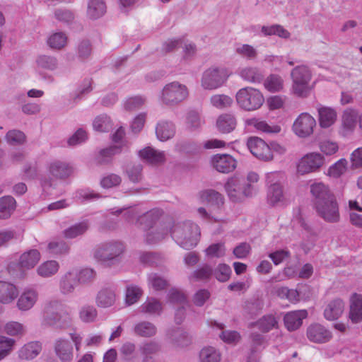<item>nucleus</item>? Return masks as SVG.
<instances>
[{
	"mask_svg": "<svg viewBox=\"0 0 362 362\" xmlns=\"http://www.w3.org/2000/svg\"><path fill=\"white\" fill-rule=\"evenodd\" d=\"M235 99L239 107L247 112L259 109L264 102L262 93L252 87L240 88L235 95Z\"/></svg>",
	"mask_w": 362,
	"mask_h": 362,
	"instance_id": "39448f33",
	"label": "nucleus"
},
{
	"mask_svg": "<svg viewBox=\"0 0 362 362\" xmlns=\"http://www.w3.org/2000/svg\"><path fill=\"white\" fill-rule=\"evenodd\" d=\"M16 208V200L11 196L0 199V218H8Z\"/></svg>",
	"mask_w": 362,
	"mask_h": 362,
	"instance_id": "c03bdc74",
	"label": "nucleus"
},
{
	"mask_svg": "<svg viewBox=\"0 0 362 362\" xmlns=\"http://www.w3.org/2000/svg\"><path fill=\"white\" fill-rule=\"evenodd\" d=\"M206 255L209 257H221L225 255L226 248L224 243H214L205 250Z\"/></svg>",
	"mask_w": 362,
	"mask_h": 362,
	"instance_id": "69168bd1",
	"label": "nucleus"
},
{
	"mask_svg": "<svg viewBox=\"0 0 362 362\" xmlns=\"http://www.w3.org/2000/svg\"><path fill=\"white\" fill-rule=\"evenodd\" d=\"M18 291L16 286L9 282L0 281V303L9 304L18 296Z\"/></svg>",
	"mask_w": 362,
	"mask_h": 362,
	"instance_id": "bb28decb",
	"label": "nucleus"
},
{
	"mask_svg": "<svg viewBox=\"0 0 362 362\" xmlns=\"http://www.w3.org/2000/svg\"><path fill=\"white\" fill-rule=\"evenodd\" d=\"M308 339L315 344H325L332 338V332L319 323L310 325L306 329Z\"/></svg>",
	"mask_w": 362,
	"mask_h": 362,
	"instance_id": "2eb2a0df",
	"label": "nucleus"
},
{
	"mask_svg": "<svg viewBox=\"0 0 362 362\" xmlns=\"http://www.w3.org/2000/svg\"><path fill=\"white\" fill-rule=\"evenodd\" d=\"M317 112L319 124L322 128L331 127L337 120V112L332 107L319 105Z\"/></svg>",
	"mask_w": 362,
	"mask_h": 362,
	"instance_id": "a878e982",
	"label": "nucleus"
},
{
	"mask_svg": "<svg viewBox=\"0 0 362 362\" xmlns=\"http://www.w3.org/2000/svg\"><path fill=\"white\" fill-rule=\"evenodd\" d=\"M208 325L211 328H217L222 330L218 336L223 342L235 345L240 341L241 336L238 332L235 330H223L225 328L224 324L219 323L215 320H210L208 322Z\"/></svg>",
	"mask_w": 362,
	"mask_h": 362,
	"instance_id": "4be33fe9",
	"label": "nucleus"
},
{
	"mask_svg": "<svg viewBox=\"0 0 362 362\" xmlns=\"http://www.w3.org/2000/svg\"><path fill=\"white\" fill-rule=\"evenodd\" d=\"M117 300L115 291L110 288L100 289L95 298V303L100 308H107L112 306Z\"/></svg>",
	"mask_w": 362,
	"mask_h": 362,
	"instance_id": "393cba45",
	"label": "nucleus"
},
{
	"mask_svg": "<svg viewBox=\"0 0 362 362\" xmlns=\"http://www.w3.org/2000/svg\"><path fill=\"white\" fill-rule=\"evenodd\" d=\"M38 300V293L33 288H26L17 300V307L21 311L30 310Z\"/></svg>",
	"mask_w": 362,
	"mask_h": 362,
	"instance_id": "412c9836",
	"label": "nucleus"
},
{
	"mask_svg": "<svg viewBox=\"0 0 362 362\" xmlns=\"http://www.w3.org/2000/svg\"><path fill=\"white\" fill-rule=\"evenodd\" d=\"M36 63L38 67L49 71H54L58 66L57 59L49 55L39 56L36 59Z\"/></svg>",
	"mask_w": 362,
	"mask_h": 362,
	"instance_id": "864d4df0",
	"label": "nucleus"
},
{
	"mask_svg": "<svg viewBox=\"0 0 362 362\" xmlns=\"http://www.w3.org/2000/svg\"><path fill=\"white\" fill-rule=\"evenodd\" d=\"M248 125L254 127L257 130L267 134H277L280 132L281 127L279 125H271L267 122L257 118H252L247 121Z\"/></svg>",
	"mask_w": 362,
	"mask_h": 362,
	"instance_id": "a19ab883",
	"label": "nucleus"
},
{
	"mask_svg": "<svg viewBox=\"0 0 362 362\" xmlns=\"http://www.w3.org/2000/svg\"><path fill=\"white\" fill-rule=\"evenodd\" d=\"M160 349V344L156 341H148L142 343L139 346L142 362H151L153 356L157 354Z\"/></svg>",
	"mask_w": 362,
	"mask_h": 362,
	"instance_id": "2f4dec72",
	"label": "nucleus"
},
{
	"mask_svg": "<svg viewBox=\"0 0 362 362\" xmlns=\"http://www.w3.org/2000/svg\"><path fill=\"white\" fill-rule=\"evenodd\" d=\"M142 165L139 163L129 165L127 169V175L132 182H139L142 178Z\"/></svg>",
	"mask_w": 362,
	"mask_h": 362,
	"instance_id": "338daca9",
	"label": "nucleus"
},
{
	"mask_svg": "<svg viewBox=\"0 0 362 362\" xmlns=\"http://www.w3.org/2000/svg\"><path fill=\"white\" fill-rule=\"evenodd\" d=\"M293 81V91L299 97H305L309 92V83L312 74L306 65L296 66L291 72Z\"/></svg>",
	"mask_w": 362,
	"mask_h": 362,
	"instance_id": "0eeeda50",
	"label": "nucleus"
},
{
	"mask_svg": "<svg viewBox=\"0 0 362 362\" xmlns=\"http://www.w3.org/2000/svg\"><path fill=\"white\" fill-rule=\"evenodd\" d=\"M166 337L174 346L177 347H186L192 343V337L181 328L169 329Z\"/></svg>",
	"mask_w": 362,
	"mask_h": 362,
	"instance_id": "a211bd4d",
	"label": "nucleus"
},
{
	"mask_svg": "<svg viewBox=\"0 0 362 362\" xmlns=\"http://www.w3.org/2000/svg\"><path fill=\"white\" fill-rule=\"evenodd\" d=\"M139 261L144 265L151 267H162L166 258L160 253L154 252H142L139 255Z\"/></svg>",
	"mask_w": 362,
	"mask_h": 362,
	"instance_id": "7c9ffc66",
	"label": "nucleus"
},
{
	"mask_svg": "<svg viewBox=\"0 0 362 362\" xmlns=\"http://www.w3.org/2000/svg\"><path fill=\"white\" fill-rule=\"evenodd\" d=\"M119 351L121 359L124 362H132L138 358L136 345L132 341L124 342Z\"/></svg>",
	"mask_w": 362,
	"mask_h": 362,
	"instance_id": "c9c22d12",
	"label": "nucleus"
},
{
	"mask_svg": "<svg viewBox=\"0 0 362 362\" xmlns=\"http://www.w3.org/2000/svg\"><path fill=\"white\" fill-rule=\"evenodd\" d=\"M284 177L281 172H271L267 174L268 184L267 202L272 206L283 204L285 202L283 186L281 179Z\"/></svg>",
	"mask_w": 362,
	"mask_h": 362,
	"instance_id": "6e6552de",
	"label": "nucleus"
},
{
	"mask_svg": "<svg viewBox=\"0 0 362 362\" xmlns=\"http://www.w3.org/2000/svg\"><path fill=\"white\" fill-rule=\"evenodd\" d=\"M347 161L345 159H341L329 167L328 175L331 177H339L346 171Z\"/></svg>",
	"mask_w": 362,
	"mask_h": 362,
	"instance_id": "0e129e2a",
	"label": "nucleus"
},
{
	"mask_svg": "<svg viewBox=\"0 0 362 362\" xmlns=\"http://www.w3.org/2000/svg\"><path fill=\"white\" fill-rule=\"evenodd\" d=\"M235 52L240 56L249 60L255 59L257 56V50L252 45L247 44L238 46L235 48Z\"/></svg>",
	"mask_w": 362,
	"mask_h": 362,
	"instance_id": "680f3d73",
	"label": "nucleus"
},
{
	"mask_svg": "<svg viewBox=\"0 0 362 362\" xmlns=\"http://www.w3.org/2000/svg\"><path fill=\"white\" fill-rule=\"evenodd\" d=\"M323 164L324 157L320 153H308L299 160L297 171L300 175L308 174L318 170Z\"/></svg>",
	"mask_w": 362,
	"mask_h": 362,
	"instance_id": "f8f14e48",
	"label": "nucleus"
},
{
	"mask_svg": "<svg viewBox=\"0 0 362 362\" xmlns=\"http://www.w3.org/2000/svg\"><path fill=\"white\" fill-rule=\"evenodd\" d=\"M106 12V5L103 0H90L88 5L87 13L92 19H97Z\"/></svg>",
	"mask_w": 362,
	"mask_h": 362,
	"instance_id": "37998d69",
	"label": "nucleus"
},
{
	"mask_svg": "<svg viewBox=\"0 0 362 362\" xmlns=\"http://www.w3.org/2000/svg\"><path fill=\"white\" fill-rule=\"evenodd\" d=\"M236 119L230 114H223L218 117L216 125L218 129L222 133H229L236 127Z\"/></svg>",
	"mask_w": 362,
	"mask_h": 362,
	"instance_id": "ea45409f",
	"label": "nucleus"
},
{
	"mask_svg": "<svg viewBox=\"0 0 362 362\" xmlns=\"http://www.w3.org/2000/svg\"><path fill=\"white\" fill-rule=\"evenodd\" d=\"M5 332L11 336H22L24 332V327L18 322H9L4 327Z\"/></svg>",
	"mask_w": 362,
	"mask_h": 362,
	"instance_id": "774afa93",
	"label": "nucleus"
},
{
	"mask_svg": "<svg viewBox=\"0 0 362 362\" xmlns=\"http://www.w3.org/2000/svg\"><path fill=\"white\" fill-rule=\"evenodd\" d=\"M344 303L339 298L332 300L324 310V316L327 320H335L344 313Z\"/></svg>",
	"mask_w": 362,
	"mask_h": 362,
	"instance_id": "c85d7f7f",
	"label": "nucleus"
},
{
	"mask_svg": "<svg viewBox=\"0 0 362 362\" xmlns=\"http://www.w3.org/2000/svg\"><path fill=\"white\" fill-rule=\"evenodd\" d=\"M93 126L96 131L107 132L112 127L111 120L107 115L103 114L95 118Z\"/></svg>",
	"mask_w": 362,
	"mask_h": 362,
	"instance_id": "6e6d98bb",
	"label": "nucleus"
},
{
	"mask_svg": "<svg viewBox=\"0 0 362 362\" xmlns=\"http://www.w3.org/2000/svg\"><path fill=\"white\" fill-rule=\"evenodd\" d=\"M89 228L87 221L76 223L64 231V236L67 238H74L83 234Z\"/></svg>",
	"mask_w": 362,
	"mask_h": 362,
	"instance_id": "5fc2aeb1",
	"label": "nucleus"
},
{
	"mask_svg": "<svg viewBox=\"0 0 362 362\" xmlns=\"http://www.w3.org/2000/svg\"><path fill=\"white\" fill-rule=\"evenodd\" d=\"M228 77L225 68L213 66L203 72L201 85L206 90H214L222 86Z\"/></svg>",
	"mask_w": 362,
	"mask_h": 362,
	"instance_id": "1a4fd4ad",
	"label": "nucleus"
},
{
	"mask_svg": "<svg viewBox=\"0 0 362 362\" xmlns=\"http://www.w3.org/2000/svg\"><path fill=\"white\" fill-rule=\"evenodd\" d=\"M349 319L353 323L362 322V294L354 293L350 296Z\"/></svg>",
	"mask_w": 362,
	"mask_h": 362,
	"instance_id": "6ab92c4d",
	"label": "nucleus"
},
{
	"mask_svg": "<svg viewBox=\"0 0 362 362\" xmlns=\"http://www.w3.org/2000/svg\"><path fill=\"white\" fill-rule=\"evenodd\" d=\"M168 234V229L165 228H156L148 231L145 235V242L147 244L153 245L163 240Z\"/></svg>",
	"mask_w": 362,
	"mask_h": 362,
	"instance_id": "a18cd8bd",
	"label": "nucleus"
},
{
	"mask_svg": "<svg viewBox=\"0 0 362 362\" xmlns=\"http://www.w3.org/2000/svg\"><path fill=\"white\" fill-rule=\"evenodd\" d=\"M72 322L71 313L62 303L51 300L45 304L42 321L44 325L65 329L71 327Z\"/></svg>",
	"mask_w": 362,
	"mask_h": 362,
	"instance_id": "f03ea898",
	"label": "nucleus"
},
{
	"mask_svg": "<svg viewBox=\"0 0 362 362\" xmlns=\"http://www.w3.org/2000/svg\"><path fill=\"white\" fill-rule=\"evenodd\" d=\"M49 173L57 179H66L73 173V168L68 163L54 161L49 165Z\"/></svg>",
	"mask_w": 362,
	"mask_h": 362,
	"instance_id": "cd10ccee",
	"label": "nucleus"
},
{
	"mask_svg": "<svg viewBox=\"0 0 362 362\" xmlns=\"http://www.w3.org/2000/svg\"><path fill=\"white\" fill-rule=\"evenodd\" d=\"M240 76L251 83H260L263 81L262 73L256 67H246L241 70Z\"/></svg>",
	"mask_w": 362,
	"mask_h": 362,
	"instance_id": "49530a36",
	"label": "nucleus"
},
{
	"mask_svg": "<svg viewBox=\"0 0 362 362\" xmlns=\"http://www.w3.org/2000/svg\"><path fill=\"white\" fill-rule=\"evenodd\" d=\"M67 42V37L63 32H57L52 34L47 39V44L54 49L64 48Z\"/></svg>",
	"mask_w": 362,
	"mask_h": 362,
	"instance_id": "09e8293b",
	"label": "nucleus"
},
{
	"mask_svg": "<svg viewBox=\"0 0 362 362\" xmlns=\"http://www.w3.org/2000/svg\"><path fill=\"white\" fill-rule=\"evenodd\" d=\"M225 189L230 199L234 202H242L252 194V184L247 183L245 177H233L228 180Z\"/></svg>",
	"mask_w": 362,
	"mask_h": 362,
	"instance_id": "423d86ee",
	"label": "nucleus"
},
{
	"mask_svg": "<svg viewBox=\"0 0 362 362\" xmlns=\"http://www.w3.org/2000/svg\"><path fill=\"white\" fill-rule=\"evenodd\" d=\"M211 105L218 109H224L232 105L233 99L226 95H214L210 99Z\"/></svg>",
	"mask_w": 362,
	"mask_h": 362,
	"instance_id": "13d9d810",
	"label": "nucleus"
},
{
	"mask_svg": "<svg viewBox=\"0 0 362 362\" xmlns=\"http://www.w3.org/2000/svg\"><path fill=\"white\" fill-rule=\"evenodd\" d=\"M97 315L98 311L93 305L83 306L79 311V317L84 322H94Z\"/></svg>",
	"mask_w": 362,
	"mask_h": 362,
	"instance_id": "bf43d9fd",
	"label": "nucleus"
},
{
	"mask_svg": "<svg viewBox=\"0 0 362 362\" xmlns=\"http://www.w3.org/2000/svg\"><path fill=\"white\" fill-rule=\"evenodd\" d=\"M77 286V273H65L61 277L59 287L62 293H72Z\"/></svg>",
	"mask_w": 362,
	"mask_h": 362,
	"instance_id": "4c0bfd02",
	"label": "nucleus"
},
{
	"mask_svg": "<svg viewBox=\"0 0 362 362\" xmlns=\"http://www.w3.org/2000/svg\"><path fill=\"white\" fill-rule=\"evenodd\" d=\"M125 246L120 241H109L100 245L95 250L94 257L103 267H110L120 262Z\"/></svg>",
	"mask_w": 362,
	"mask_h": 362,
	"instance_id": "20e7f679",
	"label": "nucleus"
},
{
	"mask_svg": "<svg viewBox=\"0 0 362 362\" xmlns=\"http://www.w3.org/2000/svg\"><path fill=\"white\" fill-rule=\"evenodd\" d=\"M188 94L185 85L174 81L166 84L163 88L161 100L167 105H175L185 100Z\"/></svg>",
	"mask_w": 362,
	"mask_h": 362,
	"instance_id": "9d476101",
	"label": "nucleus"
},
{
	"mask_svg": "<svg viewBox=\"0 0 362 362\" xmlns=\"http://www.w3.org/2000/svg\"><path fill=\"white\" fill-rule=\"evenodd\" d=\"M140 157L146 162L152 164L163 163L165 160L163 151H158L151 147H146L139 151Z\"/></svg>",
	"mask_w": 362,
	"mask_h": 362,
	"instance_id": "f704fd0d",
	"label": "nucleus"
},
{
	"mask_svg": "<svg viewBox=\"0 0 362 362\" xmlns=\"http://www.w3.org/2000/svg\"><path fill=\"white\" fill-rule=\"evenodd\" d=\"M120 152V148L117 146H110L101 149L96 157V160L99 164L109 163L114 155Z\"/></svg>",
	"mask_w": 362,
	"mask_h": 362,
	"instance_id": "8fccbe9b",
	"label": "nucleus"
},
{
	"mask_svg": "<svg viewBox=\"0 0 362 362\" xmlns=\"http://www.w3.org/2000/svg\"><path fill=\"white\" fill-rule=\"evenodd\" d=\"M163 211L161 209L155 208L137 217L136 225L144 230H149L153 227L156 223L159 220Z\"/></svg>",
	"mask_w": 362,
	"mask_h": 362,
	"instance_id": "f3484780",
	"label": "nucleus"
},
{
	"mask_svg": "<svg viewBox=\"0 0 362 362\" xmlns=\"http://www.w3.org/2000/svg\"><path fill=\"white\" fill-rule=\"evenodd\" d=\"M142 295L141 289L137 286L129 285L126 290V303L129 305H133L138 301Z\"/></svg>",
	"mask_w": 362,
	"mask_h": 362,
	"instance_id": "052dcab7",
	"label": "nucleus"
},
{
	"mask_svg": "<svg viewBox=\"0 0 362 362\" xmlns=\"http://www.w3.org/2000/svg\"><path fill=\"white\" fill-rule=\"evenodd\" d=\"M315 125L314 117L308 113L303 112L294 121L293 130L299 137L305 138L313 134Z\"/></svg>",
	"mask_w": 362,
	"mask_h": 362,
	"instance_id": "4468645a",
	"label": "nucleus"
},
{
	"mask_svg": "<svg viewBox=\"0 0 362 362\" xmlns=\"http://www.w3.org/2000/svg\"><path fill=\"white\" fill-rule=\"evenodd\" d=\"M171 235L180 247L189 250L197 245L200 230L196 223L186 221L175 223L173 227Z\"/></svg>",
	"mask_w": 362,
	"mask_h": 362,
	"instance_id": "7ed1b4c3",
	"label": "nucleus"
},
{
	"mask_svg": "<svg viewBox=\"0 0 362 362\" xmlns=\"http://www.w3.org/2000/svg\"><path fill=\"white\" fill-rule=\"evenodd\" d=\"M358 112L356 110L347 108L344 110L341 117L339 134L344 138L351 136L356 128Z\"/></svg>",
	"mask_w": 362,
	"mask_h": 362,
	"instance_id": "9b49d317",
	"label": "nucleus"
},
{
	"mask_svg": "<svg viewBox=\"0 0 362 362\" xmlns=\"http://www.w3.org/2000/svg\"><path fill=\"white\" fill-rule=\"evenodd\" d=\"M211 164L214 168L221 173L233 172L236 166L235 159L229 154H216L211 158Z\"/></svg>",
	"mask_w": 362,
	"mask_h": 362,
	"instance_id": "dca6fc26",
	"label": "nucleus"
},
{
	"mask_svg": "<svg viewBox=\"0 0 362 362\" xmlns=\"http://www.w3.org/2000/svg\"><path fill=\"white\" fill-rule=\"evenodd\" d=\"M163 311V305L155 298H148L139 307V312L148 315H160Z\"/></svg>",
	"mask_w": 362,
	"mask_h": 362,
	"instance_id": "72a5a7b5",
	"label": "nucleus"
},
{
	"mask_svg": "<svg viewBox=\"0 0 362 362\" xmlns=\"http://www.w3.org/2000/svg\"><path fill=\"white\" fill-rule=\"evenodd\" d=\"M54 347L56 355L62 362H70L73 359V345L69 340L57 339Z\"/></svg>",
	"mask_w": 362,
	"mask_h": 362,
	"instance_id": "aec40b11",
	"label": "nucleus"
},
{
	"mask_svg": "<svg viewBox=\"0 0 362 362\" xmlns=\"http://www.w3.org/2000/svg\"><path fill=\"white\" fill-rule=\"evenodd\" d=\"M221 354L214 346H204L199 353V362H221Z\"/></svg>",
	"mask_w": 362,
	"mask_h": 362,
	"instance_id": "58836bf2",
	"label": "nucleus"
},
{
	"mask_svg": "<svg viewBox=\"0 0 362 362\" xmlns=\"http://www.w3.org/2000/svg\"><path fill=\"white\" fill-rule=\"evenodd\" d=\"M247 146L251 153L258 159L263 161H271L274 156L270 152L269 144L259 137H250L248 139Z\"/></svg>",
	"mask_w": 362,
	"mask_h": 362,
	"instance_id": "ddd939ff",
	"label": "nucleus"
},
{
	"mask_svg": "<svg viewBox=\"0 0 362 362\" xmlns=\"http://www.w3.org/2000/svg\"><path fill=\"white\" fill-rule=\"evenodd\" d=\"M255 324L258 329L262 332H268L272 329L278 327V321L272 315L263 316Z\"/></svg>",
	"mask_w": 362,
	"mask_h": 362,
	"instance_id": "de8ad7c7",
	"label": "nucleus"
},
{
	"mask_svg": "<svg viewBox=\"0 0 362 362\" xmlns=\"http://www.w3.org/2000/svg\"><path fill=\"white\" fill-rule=\"evenodd\" d=\"M168 296L170 302L172 303L180 304L182 306L187 303V294L182 290L177 288L170 289Z\"/></svg>",
	"mask_w": 362,
	"mask_h": 362,
	"instance_id": "4d7b16f0",
	"label": "nucleus"
},
{
	"mask_svg": "<svg viewBox=\"0 0 362 362\" xmlns=\"http://www.w3.org/2000/svg\"><path fill=\"white\" fill-rule=\"evenodd\" d=\"M15 343L16 341L13 339L0 337V361L11 353Z\"/></svg>",
	"mask_w": 362,
	"mask_h": 362,
	"instance_id": "e2e57ef3",
	"label": "nucleus"
},
{
	"mask_svg": "<svg viewBox=\"0 0 362 362\" xmlns=\"http://www.w3.org/2000/svg\"><path fill=\"white\" fill-rule=\"evenodd\" d=\"M42 350L38 341H31L25 344L19 351L18 356L21 359L30 360L36 357Z\"/></svg>",
	"mask_w": 362,
	"mask_h": 362,
	"instance_id": "e433bc0d",
	"label": "nucleus"
},
{
	"mask_svg": "<svg viewBox=\"0 0 362 362\" xmlns=\"http://www.w3.org/2000/svg\"><path fill=\"white\" fill-rule=\"evenodd\" d=\"M308 316L307 310H300L287 313L284 317L285 327L289 331L298 329L303 323V320Z\"/></svg>",
	"mask_w": 362,
	"mask_h": 362,
	"instance_id": "b1692460",
	"label": "nucleus"
},
{
	"mask_svg": "<svg viewBox=\"0 0 362 362\" xmlns=\"http://www.w3.org/2000/svg\"><path fill=\"white\" fill-rule=\"evenodd\" d=\"M134 335L141 338H152L158 333V328L150 321L142 320L136 322L132 327Z\"/></svg>",
	"mask_w": 362,
	"mask_h": 362,
	"instance_id": "5701e85b",
	"label": "nucleus"
},
{
	"mask_svg": "<svg viewBox=\"0 0 362 362\" xmlns=\"http://www.w3.org/2000/svg\"><path fill=\"white\" fill-rule=\"evenodd\" d=\"M157 138L161 141H165L173 138L175 134V127L169 121L159 122L156 127Z\"/></svg>",
	"mask_w": 362,
	"mask_h": 362,
	"instance_id": "c756f323",
	"label": "nucleus"
},
{
	"mask_svg": "<svg viewBox=\"0 0 362 362\" xmlns=\"http://www.w3.org/2000/svg\"><path fill=\"white\" fill-rule=\"evenodd\" d=\"M200 199L202 202H206L211 205L217 206V208H219L224 203L222 194L211 189L201 192Z\"/></svg>",
	"mask_w": 362,
	"mask_h": 362,
	"instance_id": "79ce46f5",
	"label": "nucleus"
},
{
	"mask_svg": "<svg viewBox=\"0 0 362 362\" xmlns=\"http://www.w3.org/2000/svg\"><path fill=\"white\" fill-rule=\"evenodd\" d=\"M264 86L270 92H279L283 89L284 80L279 75L271 74L265 80Z\"/></svg>",
	"mask_w": 362,
	"mask_h": 362,
	"instance_id": "603ef678",
	"label": "nucleus"
},
{
	"mask_svg": "<svg viewBox=\"0 0 362 362\" xmlns=\"http://www.w3.org/2000/svg\"><path fill=\"white\" fill-rule=\"evenodd\" d=\"M211 274H214V277L221 282L227 281L230 279V273H194L189 276V280L192 282L206 281Z\"/></svg>",
	"mask_w": 362,
	"mask_h": 362,
	"instance_id": "3c124183",
	"label": "nucleus"
},
{
	"mask_svg": "<svg viewBox=\"0 0 362 362\" xmlns=\"http://www.w3.org/2000/svg\"><path fill=\"white\" fill-rule=\"evenodd\" d=\"M40 259V253L37 250H30L21 255L18 264L22 269H32L37 264Z\"/></svg>",
	"mask_w": 362,
	"mask_h": 362,
	"instance_id": "473e14b6",
	"label": "nucleus"
},
{
	"mask_svg": "<svg viewBox=\"0 0 362 362\" xmlns=\"http://www.w3.org/2000/svg\"><path fill=\"white\" fill-rule=\"evenodd\" d=\"M313 209L317 215L328 223L340 221L339 204L328 185L315 182L310 185Z\"/></svg>",
	"mask_w": 362,
	"mask_h": 362,
	"instance_id": "f257e3e1",
	"label": "nucleus"
}]
</instances>
